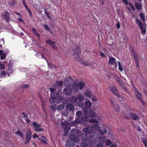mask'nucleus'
I'll return each instance as SVG.
<instances>
[{"instance_id": "f257e3e1", "label": "nucleus", "mask_w": 147, "mask_h": 147, "mask_svg": "<svg viewBox=\"0 0 147 147\" xmlns=\"http://www.w3.org/2000/svg\"><path fill=\"white\" fill-rule=\"evenodd\" d=\"M84 132L82 134V137L84 140H87L88 139L90 141L94 139V136L92 137L91 134H93V129L92 126H88L83 129Z\"/></svg>"}, {"instance_id": "f03ea898", "label": "nucleus", "mask_w": 147, "mask_h": 147, "mask_svg": "<svg viewBox=\"0 0 147 147\" xmlns=\"http://www.w3.org/2000/svg\"><path fill=\"white\" fill-rule=\"evenodd\" d=\"M73 46V49L74 52L73 53V56L77 60H79L81 64L85 65L90 66L91 65V64L88 63L83 59L80 60L79 57L81 52V50L75 43L74 44Z\"/></svg>"}, {"instance_id": "7ed1b4c3", "label": "nucleus", "mask_w": 147, "mask_h": 147, "mask_svg": "<svg viewBox=\"0 0 147 147\" xmlns=\"http://www.w3.org/2000/svg\"><path fill=\"white\" fill-rule=\"evenodd\" d=\"M89 122L94 123L92 127L93 129V132L99 130L100 134L102 135L104 134L103 131L100 129V126L98 124V122L97 120L94 119H91L89 120Z\"/></svg>"}, {"instance_id": "20e7f679", "label": "nucleus", "mask_w": 147, "mask_h": 147, "mask_svg": "<svg viewBox=\"0 0 147 147\" xmlns=\"http://www.w3.org/2000/svg\"><path fill=\"white\" fill-rule=\"evenodd\" d=\"M85 117H81V120L83 121H87L88 120V116H89L90 117H93L96 116V114L94 111L92 110H89L87 112Z\"/></svg>"}, {"instance_id": "39448f33", "label": "nucleus", "mask_w": 147, "mask_h": 147, "mask_svg": "<svg viewBox=\"0 0 147 147\" xmlns=\"http://www.w3.org/2000/svg\"><path fill=\"white\" fill-rule=\"evenodd\" d=\"M109 90L111 91L113 93L120 98L119 100L121 102H123V98L120 95L118 94L116 88L114 86H110L108 88Z\"/></svg>"}, {"instance_id": "423d86ee", "label": "nucleus", "mask_w": 147, "mask_h": 147, "mask_svg": "<svg viewBox=\"0 0 147 147\" xmlns=\"http://www.w3.org/2000/svg\"><path fill=\"white\" fill-rule=\"evenodd\" d=\"M136 21L138 23V25L140 26L142 34L144 35L145 34L146 32V25H144L141 21H139L138 19H136Z\"/></svg>"}, {"instance_id": "0eeeda50", "label": "nucleus", "mask_w": 147, "mask_h": 147, "mask_svg": "<svg viewBox=\"0 0 147 147\" xmlns=\"http://www.w3.org/2000/svg\"><path fill=\"white\" fill-rule=\"evenodd\" d=\"M77 100H79V101L78 102V106L80 107H82L83 105V103L80 102V101H83L85 99V96L79 93L78 94L77 97Z\"/></svg>"}, {"instance_id": "6e6552de", "label": "nucleus", "mask_w": 147, "mask_h": 147, "mask_svg": "<svg viewBox=\"0 0 147 147\" xmlns=\"http://www.w3.org/2000/svg\"><path fill=\"white\" fill-rule=\"evenodd\" d=\"M134 90L136 97L141 102V103L143 105H144V102L142 98V95L139 92L137 88H134Z\"/></svg>"}, {"instance_id": "1a4fd4ad", "label": "nucleus", "mask_w": 147, "mask_h": 147, "mask_svg": "<svg viewBox=\"0 0 147 147\" xmlns=\"http://www.w3.org/2000/svg\"><path fill=\"white\" fill-rule=\"evenodd\" d=\"M84 84L83 82H79L78 84V85L75 84L73 85V89L76 91H77L78 89V86L80 89L82 90L83 89L84 86Z\"/></svg>"}, {"instance_id": "9d476101", "label": "nucleus", "mask_w": 147, "mask_h": 147, "mask_svg": "<svg viewBox=\"0 0 147 147\" xmlns=\"http://www.w3.org/2000/svg\"><path fill=\"white\" fill-rule=\"evenodd\" d=\"M84 104L85 106L84 109H83V111L85 113L87 111L88 109L90 108L92 104L91 102L89 101V100L88 99H86V101L84 102Z\"/></svg>"}, {"instance_id": "9b49d317", "label": "nucleus", "mask_w": 147, "mask_h": 147, "mask_svg": "<svg viewBox=\"0 0 147 147\" xmlns=\"http://www.w3.org/2000/svg\"><path fill=\"white\" fill-rule=\"evenodd\" d=\"M26 140L24 143L27 144L29 142L31 138V131L30 130H28L26 135Z\"/></svg>"}, {"instance_id": "f8f14e48", "label": "nucleus", "mask_w": 147, "mask_h": 147, "mask_svg": "<svg viewBox=\"0 0 147 147\" xmlns=\"http://www.w3.org/2000/svg\"><path fill=\"white\" fill-rule=\"evenodd\" d=\"M32 125H34L36 131H40L43 130V128H39L41 127V126L40 124H38L36 122H34L32 123Z\"/></svg>"}, {"instance_id": "ddd939ff", "label": "nucleus", "mask_w": 147, "mask_h": 147, "mask_svg": "<svg viewBox=\"0 0 147 147\" xmlns=\"http://www.w3.org/2000/svg\"><path fill=\"white\" fill-rule=\"evenodd\" d=\"M50 90L52 92L51 96L52 98H56L59 96V94L58 93H55V89L50 88Z\"/></svg>"}, {"instance_id": "4468645a", "label": "nucleus", "mask_w": 147, "mask_h": 147, "mask_svg": "<svg viewBox=\"0 0 147 147\" xmlns=\"http://www.w3.org/2000/svg\"><path fill=\"white\" fill-rule=\"evenodd\" d=\"M2 17L4 20L6 21L9 20L10 19L9 13L7 11L3 12Z\"/></svg>"}, {"instance_id": "2eb2a0df", "label": "nucleus", "mask_w": 147, "mask_h": 147, "mask_svg": "<svg viewBox=\"0 0 147 147\" xmlns=\"http://www.w3.org/2000/svg\"><path fill=\"white\" fill-rule=\"evenodd\" d=\"M63 93L67 95H71L72 93V90L70 88H64L63 90Z\"/></svg>"}, {"instance_id": "dca6fc26", "label": "nucleus", "mask_w": 147, "mask_h": 147, "mask_svg": "<svg viewBox=\"0 0 147 147\" xmlns=\"http://www.w3.org/2000/svg\"><path fill=\"white\" fill-rule=\"evenodd\" d=\"M85 96L88 98H91L92 96V93L90 91L86 90L84 93Z\"/></svg>"}, {"instance_id": "f3484780", "label": "nucleus", "mask_w": 147, "mask_h": 147, "mask_svg": "<svg viewBox=\"0 0 147 147\" xmlns=\"http://www.w3.org/2000/svg\"><path fill=\"white\" fill-rule=\"evenodd\" d=\"M72 80L70 81L67 80H65L64 82V85L67 87H71V82Z\"/></svg>"}, {"instance_id": "a211bd4d", "label": "nucleus", "mask_w": 147, "mask_h": 147, "mask_svg": "<svg viewBox=\"0 0 147 147\" xmlns=\"http://www.w3.org/2000/svg\"><path fill=\"white\" fill-rule=\"evenodd\" d=\"M66 107L67 110L70 111H73L74 109L73 105L70 103L67 104Z\"/></svg>"}, {"instance_id": "6ab92c4d", "label": "nucleus", "mask_w": 147, "mask_h": 147, "mask_svg": "<svg viewBox=\"0 0 147 147\" xmlns=\"http://www.w3.org/2000/svg\"><path fill=\"white\" fill-rule=\"evenodd\" d=\"M115 63H116V60L114 58L111 57L109 58V65L114 64Z\"/></svg>"}, {"instance_id": "aec40b11", "label": "nucleus", "mask_w": 147, "mask_h": 147, "mask_svg": "<svg viewBox=\"0 0 147 147\" xmlns=\"http://www.w3.org/2000/svg\"><path fill=\"white\" fill-rule=\"evenodd\" d=\"M69 101L71 102L75 103L77 101V99L76 97H72L69 98Z\"/></svg>"}, {"instance_id": "412c9836", "label": "nucleus", "mask_w": 147, "mask_h": 147, "mask_svg": "<svg viewBox=\"0 0 147 147\" xmlns=\"http://www.w3.org/2000/svg\"><path fill=\"white\" fill-rule=\"evenodd\" d=\"M129 115L132 119H134V120H137L138 118V116L135 114L133 113H130L129 114Z\"/></svg>"}, {"instance_id": "4be33fe9", "label": "nucleus", "mask_w": 147, "mask_h": 147, "mask_svg": "<svg viewBox=\"0 0 147 147\" xmlns=\"http://www.w3.org/2000/svg\"><path fill=\"white\" fill-rule=\"evenodd\" d=\"M41 137L42 138H38V139L41 140V141H42L44 143L47 144V138L46 137L43 136H42Z\"/></svg>"}, {"instance_id": "5701e85b", "label": "nucleus", "mask_w": 147, "mask_h": 147, "mask_svg": "<svg viewBox=\"0 0 147 147\" xmlns=\"http://www.w3.org/2000/svg\"><path fill=\"white\" fill-rule=\"evenodd\" d=\"M1 55V60L5 59L6 54L5 53H3L2 50H0V55Z\"/></svg>"}, {"instance_id": "b1692460", "label": "nucleus", "mask_w": 147, "mask_h": 147, "mask_svg": "<svg viewBox=\"0 0 147 147\" xmlns=\"http://www.w3.org/2000/svg\"><path fill=\"white\" fill-rule=\"evenodd\" d=\"M109 65L112 69H115L117 68V63H114V64H109Z\"/></svg>"}, {"instance_id": "393cba45", "label": "nucleus", "mask_w": 147, "mask_h": 147, "mask_svg": "<svg viewBox=\"0 0 147 147\" xmlns=\"http://www.w3.org/2000/svg\"><path fill=\"white\" fill-rule=\"evenodd\" d=\"M115 78L117 82L119 83V85L123 84V81L120 80L117 76H115Z\"/></svg>"}, {"instance_id": "a878e982", "label": "nucleus", "mask_w": 147, "mask_h": 147, "mask_svg": "<svg viewBox=\"0 0 147 147\" xmlns=\"http://www.w3.org/2000/svg\"><path fill=\"white\" fill-rule=\"evenodd\" d=\"M106 137L104 136H102V137L99 138V141L102 143H104L105 141L106 140Z\"/></svg>"}, {"instance_id": "bb28decb", "label": "nucleus", "mask_w": 147, "mask_h": 147, "mask_svg": "<svg viewBox=\"0 0 147 147\" xmlns=\"http://www.w3.org/2000/svg\"><path fill=\"white\" fill-rule=\"evenodd\" d=\"M24 6L25 7L27 10L28 11V13L30 15V16H31V13L32 12L30 10V9L28 7V6L26 4V3H24L23 4Z\"/></svg>"}, {"instance_id": "cd10ccee", "label": "nucleus", "mask_w": 147, "mask_h": 147, "mask_svg": "<svg viewBox=\"0 0 147 147\" xmlns=\"http://www.w3.org/2000/svg\"><path fill=\"white\" fill-rule=\"evenodd\" d=\"M136 8L138 10H140L142 8L141 4L138 3H136L135 4Z\"/></svg>"}, {"instance_id": "c85d7f7f", "label": "nucleus", "mask_w": 147, "mask_h": 147, "mask_svg": "<svg viewBox=\"0 0 147 147\" xmlns=\"http://www.w3.org/2000/svg\"><path fill=\"white\" fill-rule=\"evenodd\" d=\"M113 107H114L115 111L117 113H118L119 111L120 107L117 105H113Z\"/></svg>"}, {"instance_id": "c756f323", "label": "nucleus", "mask_w": 147, "mask_h": 147, "mask_svg": "<svg viewBox=\"0 0 147 147\" xmlns=\"http://www.w3.org/2000/svg\"><path fill=\"white\" fill-rule=\"evenodd\" d=\"M16 134H17L19 135L22 138H23V134L20 131H18L15 132Z\"/></svg>"}, {"instance_id": "7c9ffc66", "label": "nucleus", "mask_w": 147, "mask_h": 147, "mask_svg": "<svg viewBox=\"0 0 147 147\" xmlns=\"http://www.w3.org/2000/svg\"><path fill=\"white\" fill-rule=\"evenodd\" d=\"M140 17L142 19V20L144 22L145 21V17L144 16V14L143 13H140Z\"/></svg>"}, {"instance_id": "2f4dec72", "label": "nucleus", "mask_w": 147, "mask_h": 147, "mask_svg": "<svg viewBox=\"0 0 147 147\" xmlns=\"http://www.w3.org/2000/svg\"><path fill=\"white\" fill-rule=\"evenodd\" d=\"M120 86L126 92H127V90L126 88L125 85L123 84H122Z\"/></svg>"}, {"instance_id": "473e14b6", "label": "nucleus", "mask_w": 147, "mask_h": 147, "mask_svg": "<svg viewBox=\"0 0 147 147\" xmlns=\"http://www.w3.org/2000/svg\"><path fill=\"white\" fill-rule=\"evenodd\" d=\"M119 69V70L121 71L123 70L122 65L120 62H118Z\"/></svg>"}, {"instance_id": "72a5a7b5", "label": "nucleus", "mask_w": 147, "mask_h": 147, "mask_svg": "<svg viewBox=\"0 0 147 147\" xmlns=\"http://www.w3.org/2000/svg\"><path fill=\"white\" fill-rule=\"evenodd\" d=\"M65 108V106L64 105H60L58 107V109L59 111H61Z\"/></svg>"}, {"instance_id": "f704fd0d", "label": "nucleus", "mask_w": 147, "mask_h": 147, "mask_svg": "<svg viewBox=\"0 0 147 147\" xmlns=\"http://www.w3.org/2000/svg\"><path fill=\"white\" fill-rule=\"evenodd\" d=\"M73 140L75 142H78L79 141V139L78 137H76L72 138Z\"/></svg>"}, {"instance_id": "c9c22d12", "label": "nucleus", "mask_w": 147, "mask_h": 147, "mask_svg": "<svg viewBox=\"0 0 147 147\" xmlns=\"http://www.w3.org/2000/svg\"><path fill=\"white\" fill-rule=\"evenodd\" d=\"M142 141L145 147H147V140H146L143 139Z\"/></svg>"}, {"instance_id": "e433bc0d", "label": "nucleus", "mask_w": 147, "mask_h": 147, "mask_svg": "<svg viewBox=\"0 0 147 147\" xmlns=\"http://www.w3.org/2000/svg\"><path fill=\"white\" fill-rule=\"evenodd\" d=\"M68 113L66 110L64 111L63 112V115L65 116H67L68 115Z\"/></svg>"}, {"instance_id": "4c0bfd02", "label": "nucleus", "mask_w": 147, "mask_h": 147, "mask_svg": "<svg viewBox=\"0 0 147 147\" xmlns=\"http://www.w3.org/2000/svg\"><path fill=\"white\" fill-rule=\"evenodd\" d=\"M56 83L58 86H61L63 84V81H59L58 82H57Z\"/></svg>"}, {"instance_id": "58836bf2", "label": "nucleus", "mask_w": 147, "mask_h": 147, "mask_svg": "<svg viewBox=\"0 0 147 147\" xmlns=\"http://www.w3.org/2000/svg\"><path fill=\"white\" fill-rule=\"evenodd\" d=\"M82 114V112L80 111H77L76 113V115L78 116H80Z\"/></svg>"}, {"instance_id": "ea45409f", "label": "nucleus", "mask_w": 147, "mask_h": 147, "mask_svg": "<svg viewBox=\"0 0 147 147\" xmlns=\"http://www.w3.org/2000/svg\"><path fill=\"white\" fill-rule=\"evenodd\" d=\"M5 74L6 73L5 71H3L0 74V78L5 76Z\"/></svg>"}, {"instance_id": "a19ab883", "label": "nucleus", "mask_w": 147, "mask_h": 147, "mask_svg": "<svg viewBox=\"0 0 147 147\" xmlns=\"http://www.w3.org/2000/svg\"><path fill=\"white\" fill-rule=\"evenodd\" d=\"M111 144V143L109 139L107 140L106 142V144L107 145H109Z\"/></svg>"}, {"instance_id": "79ce46f5", "label": "nucleus", "mask_w": 147, "mask_h": 147, "mask_svg": "<svg viewBox=\"0 0 147 147\" xmlns=\"http://www.w3.org/2000/svg\"><path fill=\"white\" fill-rule=\"evenodd\" d=\"M5 68V67L4 64H0V69L2 70L4 69Z\"/></svg>"}, {"instance_id": "37998d69", "label": "nucleus", "mask_w": 147, "mask_h": 147, "mask_svg": "<svg viewBox=\"0 0 147 147\" xmlns=\"http://www.w3.org/2000/svg\"><path fill=\"white\" fill-rule=\"evenodd\" d=\"M29 87V86L28 84L23 85L22 86V88L24 89L28 88Z\"/></svg>"}, {"instance_id": "c03bdc74", "label": "nucleus", "mask_w": 147, "mask_h": 147, "mask_svg": "<svg viewBox=\"0 0 147 147\" xmlns=\"http://www.w3.org/2000/svg\"><path fill=\"white\" fill-rule=\"evenodd\" d=\"M46 42L47 44H49L50 45H51L54 42L50 40H46Z\"/></svg>"}, {"instance_id": "a18cd8bd", "label": "nucleus", "mask_w": 147, "mask_h": 147, "mask_svg": "<svg viewBox=\"0 0 147 147\" xmlns=\"http://www.w3.org/2000/svg\"><path fill=\"white\" fill-rule=\"evenodd\" d=\"M92 100L94 102H95L97 100V99L95 96H94L92 97Z\"/></svg>"}, {"instance_id": "49530a36", "label": "nucleus", "mask_w": 147, "mask_h": 147, "mask_svg": "<svg viewBox=\"0 0 147 147\" xmlns=\"http://www.w3.org/2000/svg\"><path fill=\"white\" fill-rule=\"evenodd\" d=\"M129 5L131 7V8L134 11H135V8L134 6L132 4L130 3H129Z\"/></svg>"}, {"instance_id": "de8ad7c7", "label": "nucleus", "mask_w": 147, "mask_h": 147, "mask_svg": "<svg viewBox=\"0 0 147 147\" xmlns=\"http://www.w3.org/2000/svg\"><path fill=\"white\" fill-rule=\"evenodd\" d=\"M69 123L66 121H65L64 122H62V124L63 125H68Z\"/></svg>"}, {"instance_id": "09e8293b", "label": "nucleus", "mask_w": 147, "mask_h": 147, "mask_svg": "<svg viewBox=\"0 0 147 147\" xmlns=\"http://www.w3.org/2000/svg\"><path fill=\"white\" fill-rule=\"evenodd\" d=\"M4 43V39H2L0 40V47H2V44H3Z\"/></svg>"}, {"instance_id": "8fccbe9b", "label": "nucleus", "mask_w": 147, "mask_h": 147, "mask_svg": "<svg viewBox=\"0 0 147 147\" xmlns=\"http://www.w3.org/2000/svg\"><path fill=\"white\" fill-rule=\"evenodd\" d=\"M44 27L45 28V29L47 30H50V28L49 27V26L46 24L44 25Z\"/></svg>"}, {"instance_id": "3c124183", "label": "nucleus", "mask_w": 147, "mask_h": 147, "mask_svg": "<svg viewBox=\"0 0 147 147\" xmlns=\"http://www.w3.org/2000/svg\"><path fill=\"white\" fill-rule=\"evenodd\" d=\"M123 42L126 43V45L127 44V38L125 37H124L123 39Z\"/></svg>"}, {"instance_id": "603ef678", "label": "nucleus", "mask_w": 147, "mask_h": 147, "mask_svg": "<svg viewBox=\"0 0 147 147\" xmlns=\"http://www.w3.org/2000/svg\"><path fill=\"white\" fill-rule=\"evenodd\" d=\"M45 13L48 18H50L49 14V13L46 10H45Z\"/></svg>"}, {"instance_id": "864d4df0", "label": "nucleus", "mask_w": 147, "mask_h": 147, "mask_svg": "<svg viewBox=\"0 0 147 147\" xmlns=\"http://www.w3.org/2000/svg\"><path fill=\"white\" fill-rule=\"evenodd\" d=\"M100 56L102 57H106L105 54L102 52H100Z\"/></svg>"}, {"instance_id": "5fc2aeb1", "label": "nucleus", "mask_w": 147, "mask_h": 147, "mask_svg": "<svg viewBox=\"0 0 147 147\" xmlns=\"http://www.w3.org/2000/svg\"><path fill=\"white\" fill-rule=\"evenodd\" d=\"M32 137L34 138H35L36 137H37L38 138V136H37V135L36 134H34L32 136Z\"/></svg>"}, {"instance_id": "6e6d98bb", "label": "nucleus", "mask_w": 147, "mask_h": 147, "mask_svg": "<svg viewBox=\"0 0 147 147\" xmlns=\"http://www.w3.org/2000/svg\"><path fill=\"white\" fill-rule=\"evenodd\" d=\"M34 34L37 35V36H38V37H39V34L38 33V32H37L36 31H35L34 32Z\"/></svg>"}, {"instance_id": "4d7b16f0", "label": "nucleus", "mask_w": 147, "mask_h": 147, "mask_svg": "<svg viewBox=\"0 0 147 147\" xmlns=\"http://www.w3.org/2000/svg\"><path fill=\"white\" fill-rule=\"evenodd\" d=\"M52 47L55 50H56L57 49V47L55 45H53V46H52Z\"/></svg>"}, {"instance_id": "13d9d810", "label": "nucleus", "mask_w": 147, "mask_h": 147, "mask_svg": "<svg viewBox=\"0 0 147 147\" xmlns=\"http://www.w3.org/2000/svg\"><path fill=\"white\" fill-rule=\"evenodd\" d=\"M22 114L27 119V115L24 112H22Z\"/></svg>"}, {"instance_id": "bf43d9fd", "label": "nucleus", "mask_w": 147, "mask_h": 147, "mask_svg": "<svg viewBox=\"0 0 147 147\" xmlns=\"http://www.w3.org/2000/svg\"><path fill=\"white\" fill-rule=\"evenodd\" d=\"M96 147H103V146L102 144H99Z\"/></svg>"}, {"instance_id": "052dcab7", "label": "nucleus", "mask_w": 147, "mask_h": 147, "mask_svg": "<svg viewBox=\"0 0 147 147\" xmlns=\"http://www.w3.org/2000/svg\"><path fill=\"white\" fill-rule=\"evenodd\" d=\"M37 4L35 3L33 5V7L36 9L37 8Z\"/></svg>"}, {"instance_id": "680f3d73", "label": "nucleus", "mask_w": 147, "mask_h": 147, "mask_svg": "<svg viewBox=\"0 0 147 147\" xmlns=\"http://www.w3.org/2000/svg\"><path fill=\"white\" fill-rule=\"evenodd\" d=\"M124 2L125 3V5H127L128 4V2L127 1V0H123Z\"/></svg>"}, {"instance_id": "e2e57ef3", "label": "nucleus", "mask_w": 147, "mask_h": 147, "mask_svg": "<svg viewBox=\"0 0 147 147\" xmlns=\"http://www.w3.org/2000/svg\"><path fill=\"white\" fill-rule=\"evenodd\" d=\"M144 93L145 94L146 96H147V92L145 90H144Z\"/></svg>"}, {"instance_id": "0e129e2a", "label": "nucleus", "mask_w": 147, "mask_h": 147, "mask_svg": "<svg viewBox=\"0 0 147 147\" xmlns=\"http://www.w3.org/2000/svg\"><path fill=\"white\" fill-rule=\"evenodd\" d=\"M51 108L52 109V110H53L55 109V107L54 105H52L51 106Z\"/></svg>"}, {"instance_id": "69168bd1", "label": "nucleus", "mask_w": 147, "mask_h": 147, "mask_svg": "<svg viewBox=\"0 0 147 147\" xmlns=\"http://www.w3.org/2000/svg\"><path fill=\"white\" fill-rule=\"evenodd\" d=\"M18 20L19 21H20V22H22L23 21V20L21 18H18Z\"/></svg>"}, {"instance_id": "338daca9", "label": "nucleus", "mask_w": 147, "mask_h": 147, "mask_svg": "<svg viewBox=\"0 0 147 147\" xmlns=\"http://www.w3.org/2000/svg\"><path fill=\"white\" fill-rule=\"evenodd\" d=\"M117 27L118 28H119L120 26L119 24L118 23L117 24Z\"/></svg>"}, {"instance_id": "774afa93", "label": "nucleus", "mask_w": 147, "mask_h": 147, "mask_svg": "<svg viewBox=\"0 0 147 147\" xmlns=\"http://www.w3.org/2000/svg\"><path fill=\"white\" fill-rule=\"evenodd\" d=\"M32 30L33 32H34L35 31H36V30L34 29V28H32Z\"/></svg>"}]
</instances>
